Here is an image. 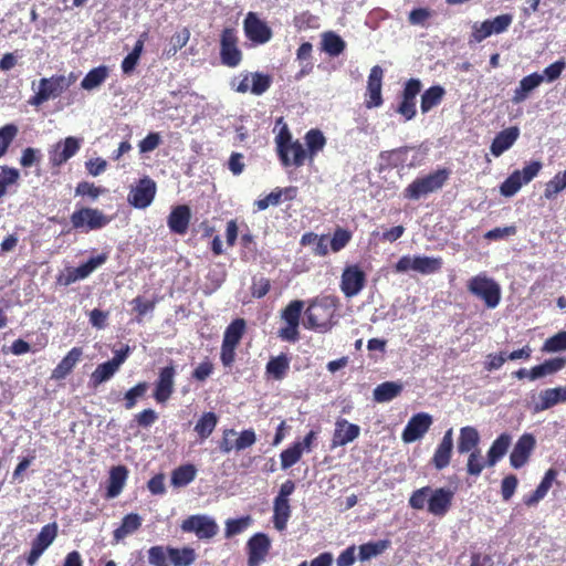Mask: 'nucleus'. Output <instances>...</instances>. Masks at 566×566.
Here are the masks:
<instances>
[{
    "label": "nucleus",
    "instance_id": "603ef678",
    "mask_svg": "<svg viewBox=\"0 0 566 566\" xmlns=\"http://www.w3.org/2000/svg\"><path fill=\"white\" fill-rule=\"evenodd\" d=\"M305 143L311 156L316 155L326 145V138L319 129H310L305 135Z\"/></svg>",
    "mask_w": 566,
    "mask_h": 566
},
{
    "label": "nucleus",
    "instance_id": "f257e3e1",
    "mask_svg": "<svg viewBox=\"0 0 566 566\" xmlns=\"http://www.w3.org/2000/svg\"><path fill=\"white\" fill-rule=\"evenodd\" d=\"M450 171L446 168L438 169L424 176L417 177L403 190V197L409 200H420L440 190L449 179Z\"/></svg>",
    "mask_w": 566,
    "mask_h": 566
},
{
    "label": "nucleus",
    "instance_id": "bf43d9fd",
    "mask_svg": "<svg viewBox=\"0 0 566 566\" xmlns=\"http://www.w3.org/2000/svg\"><path fill=\"white\" fill-rule=\"evenodd\" d=\"M168 546H153L148 549V562L154 566H169Z\"/></svg>",
    "mask_w": 566,
    "mask_h": 566
},
{
    "label": "nucleus",
    "instance_id": "5fc2aeb1",
    "mask_svg": "<svg viewBox=\"0 0 566 566\" xmlns=\"http://www.w3.org/2000/svg\"><path fill=\"white\" fill-rule=\"evenodd\" d=\"M147 389H148V384L143 381V382H138L136 386H134L128 391H126V394L124 396L125 408L128 410L133 409L136 406L137 400L145 396V394L147 392Z\"/></svg>",
    "mask_w": 566,
    "mask_h": 566
},
{
    "label": "nucleus",
    "instance_id": "9d476101",
    "mask_svg": "<svg viewBox=\"0 0 566 566\" xmlns=\"http://www.w3.org/2000/svg\"><path fill=\"white\" fill-rule=\"evenodd\" d=\"M156 191V182L149 177L145 176L144 178L139 179L135 187L130 189L127 200L133 207L137 209H145L151 205Z\"/></svg>",
    "mask_w": 566,
    "mask_h": 566
},
{
    "label": "nucleus",
    "instance_id": "473e14b6",
    "mask_svg": "<svg viewBox=\"0 0 566 566\" xmlns=\"http://www.w3.org/2000/svg\"><path fill=\"white\" fill-rule=\"evenodd\" d=\"M402 388V385L399 382L385 381L374 389V400L379 403L389 402L400 395Z\"/></svg>",
    "mask_w": 566,
    "mask_h": 566
},
{
    "label": "nucleus",
    "instance_id": "f03ea898",
    "mask_svg": "<svg viewBox=\"0 0 566 566\" xmlns=\"http://www.w3.org/2000/svg\"><path fill=\"white\" fill-rule=\"evenodd\" d=\"M468 291L482 300L488 308H495L501 302V286L500 284L481 273L468 281Z\"/></svg>",
    "mask_w": 566,
    "mask_h": 566
},
{
    "label": "nucleus",
    "instance_id": "6e6d98bb",
    "mask_svg": "<svg viewBox=\"0 0 566 566\" xmlns=\"http://www.w3.org/2000/svg\"><path fill=\"white\" fill-rule=\"evenodd\" d=\"M190 32L188 29H184L182 31L175 33L169 41L168 48L166 50V54L168 56H174L180 49H182L187 42L189 41Z\"/></svg>",
    "mask_w": 566,
    "mask_h": 566
},
{
    "label": "nucleus",
    "instance_id": "1a4fd4ad",
    "mask_svg": "<svg viewBox=\"0 0 566 566\" xmlns=\"http://www.w3.org/2000/svg\"><path fill=\"white\" fill-rule=\"evenodd\" d=\"M366 285V273L356 264L347 265L340 277V291L352 298L358 295Z\"/></svg>",
    "mask_w": 566,
    "mask_h": 566
},
{
    "label": "nucleus",
    "instance_id": "a18cd8bd",
    "mask_svg": "<svg viewBox=\"0 0 566 566\" xmlns=\"http://www.w3.org/2000/svg\"><path fill=\"white\" fill-rule=\"evenodd\" d=\"M118 370L111 360L99 364L91 375V384L94 387L109 380Z\"/></svg>",
    "mask_w": 566,
    "mask_h": 566
},
{
    "label": "nucleus",
    "instance_id": "cd10ccee",
    "mask_svg": "<svg viewBox=\"0 0 566 566\" xmlns=\"http://www.w3.org/2000/svg\"><path fill=\"white\" fill-rule=\"evenodd\" d=\"M83 350L80 347H73L67 355L53 369L51 378L55 380L64 379L80 361Z\"/></svg>",
    "mask_w": 566,
    "mask_h": 566
},
{
    "label": "nucleus",
    "instance_id": "4d7b16f0",
    "mask_svg": "<svg viewBox=\"0 0 566 566\" xmlns=\"http://www.w3.org/2000/svg\"><path fill=\"white\" fill-rule=\"evenodd\" d=\"M17 134L18 127L14 124H7L0 128V158L7 153Z\"/></svg>",
    "mask_w": 566,
    "mask_h": 566
},
{
    "label": "nucleus",
    "instance_id": "f8f14e48",
    "mask_svg": "<svg viewBox=\"0 0 566 566\" xmlns=\"http://www.w3.org/2000/svg\"><path fill=\"white\" fill-rule=\"evenodd\" d=\"M432 422V416L427 412L413 415L401 433L402 441L405 443H412L420 440L428 432Z\"/></svg>",
    "mask_w": 566,
    "mask_h": 566
},
{
    "label": "nucleus",
    "instance_id": "39448f33",
    "mask_svg": "<svg viewBox=\"0 0 566 566\" xmlns=\"http://www.w3.org/2000/svg\"><path fill=\"white\" fill-rule=\"evenodd\" d=\"M72 228L76 231L87 233L98 230L109 223V218L95 208H80L71 214Z\"/></svg>",
    "mask_w": 566,
    "mask_h": 566
},
{
    "label": "nucleus",
    "instance_id": "ddd939ff",
    "mask_svg": "<svg viewBox=\"0 0 566 566\" xmlns=\"http://www.w3.org/2000/svg\"><path fill=\"white\" fill-rule=\"evenodd\" d=\"M107 260L105 253L92 256L85 263L77 268H70L65 275L59 277V282L65 286L75 283L76 281L84 280L90 276L97 268L103 265Z\"/></svg>",
    "mask_w": 566,
    "mask_h": 566
},
{
    "label": "nucleus",
    "instance_id": "a19ab883",
    "mask_svg": "<svg viewBox=\"0 0 566 566\" xmlns=\"http://www.w3.org/2000/svg\"><path fill=\"white\" fill-rule=\"evenodd\" d=\"M390 545L389 541L368 542L359 546L358 557L366 562L384 553Z\"/></svg>",
    "mask_w": 566,
    "mask_h": 566
},
{
    "label": "nucleus",
    "instance_id": "b1692460",
    "mask_svg": "<svg viewBox=\"0 0 566 566\" xmlns=\"http://www.w3.org/2000/svg\"><path fill=\"white\" fill-rule=\"evenodd\" d=\"M382 69L378 65H375L369 73L368 82H367V92L369 95V101H367L366 105L368 108L378 107L382 103L381 97V81H382Z\"/></svg>",
    "mask_w": 566,
    "mask_h": 566
},
{
    "label": "nucleus",
    "instance_id": "58836bf2",
    "mask_svg": "<svg viewBox=\"0 0 566 566\" xmlns=\"http://www.w3.org/2000/svg\"><path fill=\"white\" fill-rule=\"evenodd\" d=\"M108 75V69L104 65L94 67L82 80L81 87L92 91L101 86Z\"/></svg>",
    "mask_w": 566,
    "mask_h": 566
},
{
    "label": "nucleus",
    "instance_id": "052dcab7",
    "mask_svg": "<svg viewBox=\"0 0 566 566\" xmlns=\"http://www.w3.org/2000/svg\"><path fill=\"white\" fill-rule=\"evenodd\" d=\"M251 82L250 91L254 95H262L271 86V77L258 72L251 74Z\"/></svg>",
    "mask_w": 566,
    "mask_h": 566
},
{
    "label": "nucleus",
    "instance_id": "09e8293b",
    "mask_svg": "<svg viewBox=\"0 0 566 566\" xmlns=\"http://www.w3.org/2000/svg\"><path fill=\"white\" fill-rule=\"evenodd\" d=\"M218 423L214 412H205L195 426V431L202 438H208Z\"/></svg>",
    "mask_w": 566,
    "mask_h": 566
},
{
    "label": "nucleus",
    "instance_id": "7ed1b4c3",
    "mask_svg": "<svg viewBox=\"0 0 566 566\" xmlns=\"http://www.w3.org/2000/svg\"><path fill=\"white\" fill-rule=\"evenodd\" d=\"M442 268V259L427 255H403L395 264L396 273L413 271L422 275L437 273Z\"/></svg>",
    "mask_w": 566,
    "mask_h": 566
},
{
    "label": "nucleus",
    "instance_id": "393cba45",
    "mask_svg": "<svg viewBox=\"0 0 566 566\" xmlns=\"http://www.w3.org/2000/svg\"><path fill=\"white\" fill-rule=\"evenodd\" d=\"M191 218L190 208L186 205H180L170 211L167 224L171 232L177 234H185Z\"/></svg>",
    "mask_w": 566,
    "mask_h": 566
},
{
    "label": "nucleus",
    "instance_id": "864d4df0",
    "mask_svg": "<svg viewBox=\"0 0 566 566\" xmlns=\"http://www.w3.org/2000/svg\"><path fill=\"white\" fill-rule=\"evenodd\" d=\"M20 172L15 168L2 167L0 172V198L7 193V189L17 184Z\"/></svg>",
    "mask_w": 566,
    "mask_h": 566
},
{
    "label": "nucleus",
    "instance_id": "c03bdc74",
    "mask_svg": "<svg viewBox=\"0 0 566 566\" xmlns=\"http://www.w3.org/2000/svg\"><path fill=\"white\" fill-rule=\"evenodd\" d=\"M289 368V358L283 354L271 358L266 364V373L276 380H281L285 376Z\"/></svg>",
    "mask_w": 566,
    "mask_h": 566
},
{
    "label": "nucleus",
    "instance_id": "0e129e2a",
    "mask_svg": "<svg viewBox=\"0 0 566 566\" xmlns=\"http://www.w3.org/2000/svg\"><path fill=\"white\" fill-rule=\"evenodd\" d=\"M484 467L485 463L483 462V458L480 450L469 452L467 471L470 475H480Z\"/></svg>",
    "mask_w": 566,
    "mask_h": 566
},
{
    "label": "nucleus",
    "instance_id": "4be33fe9",
    "mask_svg": "<svg viewBox=\"0 0 566 566\" xmlns=\"http://www.w3.org/2000/svg\"><path fill=\"white\" fill-rule=\"evenodd\" d=\"M360 428L357 424L348 422L346 419H337L332 440V448L346 446L358 438Z\"/></svg>",
    "mask_w": 566,
    "mask_h": 566
},
{
    "label": "nucleus",
    "instance_id": "37998d69",
    "mask_svg": "<svg viewBox=\"0 0 566 566\" xmlns=\"http://www.w3.org/2000/svg\"><path fill=\"white\" fill-rule=\"evenodd\" d=\"M57 535V525L55 523L44 525L36 537L32 541V545L44 551L53 543Z\"/></svg>",
    "mask_w": 566,
    "mask_h": 566
},
{
    "label": "nucleus",
    "instance_id": "c9c22d12",
    "mask_svg": "<svg viewBox=\"0 0 566 566\" xmlns=\"http://www.w3.org/2000/svg\"><path fill=\"white\" fill-rule=\"evenodd\" d=\"M291 517V506L289 501H273V524L274 527L282 532L286 530L287 522Z\"/></svg>",
    "mask_w": 566,
    "mask_h": 566
},
{
    "label": "nucleus",
    "instance_id": "a878e982",
    "mask_svg": "<svg viewBox=\"0 0 566 566\" xmlns=\"http://www.w3.org/2000/svg\"><path fill=\"white\" fill-rule=\"evenodd\" d=\"M520 136V129L516 126L509 127L500 132L491 144V153L495 157H500L510 149Z\"/></svg>",
    "mask_w": 566,
    "mask_h": 566
},
{
    "label": "nucleus",
    "instance_id": "f704fd0d",
    "mask_svg": "<svg viewBox=\"0 0 566 566\" xmlns=\"http://www.w3.org/2000/svg\"><path fill=\"white\" fill-rule=\"evenodd\" d=\"M444 95L446 90L441 85H433L426 90L421 95V112L423 114L430 112L433 107L441 103Z\"/></svg>",
    "mask_w": 566,
    "mask_h": 566
},
{
    "label": "nucleus",
    "instance_id": "13d9d810",
    "mask_svg": "<svg viewBox=\"0 0 566 566\" xmlns=\"http://www.w3.org/2000/svg\"><path fill=\"white\" fill-rule=\"evenodd\" d=\"M290 155L292 156V158H290L291 165L295 167L304 165L306 150L300 140H295L287 146V156L290 157Z\"/></svg>",
    "mask_w": 566,
    "mask_h": 566
},
{
    "label": "nucleus",
    "instance_id": "bb28decb",
    "mask_svg": "<svg viewBox=\"0 0 566 566\" xmlns=\"http://www.w3.org/2000/svg\"><path fill=\"white\" fill-rule=\"evenodd\" d=\"M566 401V387L545 389L539 394V401L535 403L534 411L547 410L559 402Z\"/></svg>",
    "mask_w": 566,
    "mask_h": 566
},
{
    "label": "nucleus",
    "instance_id": "2f4dec72",
    "mask_svg": "<svg viewBox=\"0 0 566 566\" xmlns=\"http://www.w3.org/2000/svg\"><path fill=\"white\" fill-rule=\"evenodd\" d=\"M566 365V360L564 358H552L545 360L543 364H539L533 367L530 370L528 378L531 380H536L548 375L555 374L558 370L563 369Z\"/></svg>",
    "mask_w": 566,
    "mask_h": 566
},
{
    "label": "nucleus",
    "instance_id": "de8ad7c7",
    "mask_svg": "<svg viewBox=\"0 0 566 566\" xmlns=\"http://www.w3.org/2000/svg\"><path fill=\"white\" fill-rule=\"evenodd\" d=\"M566 188V170L557 172L553 179L545 185L544 197L553 200Z\"/></svg>",
    "mask_w": 566,
    "mask_h": 566
},
{
    "label": "nucleus",
    "instance_id": "6e6552de",
    "mask_svg": "<svg viewBox=\"0 0 566 566\" xmlns=\"http://www.w3.org/2000/svg\"><path fill=\"white\" fill-rule=\"evenodd\" d=\"M180 528L185 533H193L199 539H211L219 531L216 520L207 514L190 515L182 521Z\"/></svg>",
    "mask_w": 566,
    "mask_h": 566
},
{
    "label": "nucleus",
    "instance_id": "774afa93",
    "mask_svg": "<svg viewBox=\"0 0 566 566\" xmlns=\"http://www.w3.org/2000/svg\"><path fill=\"white\" fill-rule=\"evenodd\" d=\"M432 17V11L428 8H416L409 12L408 21L412 25L424 27L428 19Z\"/></svg>",
    "mask_w": 566,
    "mask_h": 566
},
{
    "label": "nucleus",
    "instance_id": "49530a36",
    "mask_svg": "<svg viewBox=\"0 0 566 566\" xmlns=\"http://www.w3.org/2000/svg\"><path fill=\"white\" fill-rule=\"evenodd\" d=\"M252 524L250 515L241 516L239 518H229L226 521L224 537L231 538L235 535L243 533Z\"/></svg>",
    "mask_w": 566,
    "mask_h": 566
},
{
    "label": "nucleus",
    "instance_id": "338daca9",
    "mask_svg": "<svg viewBox=\"0 0 566 566\" xmlns=\"http://www.w3.org/2000/svg\"><path fill=\"white\" fill-rule=\"evenodd\" d=\"M566 67L564 60H558L546 66L541 75H544V81L552 83L556 81Z\"/></svg>",
    "mask_w": 566,
    "mask_h": 566
},
{
    "label": "nucleus",
    "instance_id": "4468645a",
    "mask_svg": "<svg viewBox=\"0 0 566 566\" xmlns=\"http://www.w3.org/2000/svg\"><path fill=\"white\" fill-rule=\"evenodd\" d=\"M454 492L448 488H430V496L428 499V512L434 516H444L451 507Z\"/></svg>",
    "mask_w": 566,
    "mask_h": 566
},
{
    "label": "nucleus",
    "instance_id": "79ce46f5",
    "mask_svg": "<svg viewBox=\"0 0 566 566\" xmlns=\"http://www.w3.org/2000/svg\"><path fill=\"white\" fill-rule=\"evenodd\" d=\"M245 331V321L243 318H235L227 327L222 343L237 346Z\"/></svg>",
    "mask_w": 566,
    "mask_h": 566
},
{
    "label": "nucleus",
    "instance_id": "a211bd4d",
    "mask_svg": "<svg viewBox=\"0 0 566 566\" xmlns=\"http://www.w3.org/2000/svg\"><path fill=\"white\" fill-rule=\"evenodd\" d=\"M244 32L251 41L261 44L272 36L271 29L253 12H249L244 19Z\"/></svg>",
    "mask_w": 566,
    "mask_h": 566
},
{
    "label": "nucleus",
    "instance_id": "412c9836",
    "mask_svg": "<svg viewBox=\"0 0 566 566\" xmlns=\"http://www.w3.org/2000/svg\"><path fill=\"white\" fill-rule=\"evenodd\" d=\"M534 447H535L534 437L530 433H524L517 440V442L515 443V446L511 452V455H510L511 465L514 469L522 468L526 463Z\"/></svg>",
    "mask_w": 566,
    "mask_h": 566
},
{
    "label": "nucleus",
    "instance_id": "4c0bfd02",
    "mask_svg": "<svg viewBox=\"0 0 566 566\" xmlns=\"http://www.w3.org/2000/svg\"><path fill=\"white\" fill-rule=\"evenodd\" d=\"M197 475V469L193 464H184L175 469L171 473V484L175 488H182L191 483Z\"/></svg>",
    "mask_w": 566,
    "mask_h": 566
},
{
    "label": "nucleus",
    "instance_id": "e2e57ef3",
    "mask_svg": "<svg viewBox=\"0 0 566 566\" xmlns=\"http://www.w3.org/2000/svg\"><path fill=\"white\" fill-rule=\"evenodd\" d=\"M543 349L548 353L566 350V331H562L546 339Z\"/></svg>",
    "mask_w": 566,
    "mask_h": 566
},
{
    "label": "nucleus",
    "instance_id": "9b49d317",
    "mask_svg": "<svg viewBox=\"0 0 566 566\" xmlns=\"http://www.w3.org/2000/svg\"><path fill=\"white\" fill-rule=\"evenodd\" d=\"M220 56L222 64L235 67L240 64L242 53L238 48V38L234 30L224 29L220 40Z\"/></svg>",
    "mask_w": 566,
    "mask_h": 566
},
{
    "label": "nucleus",
    "instance_id": "3c124183",
    "mask_svg": "<svg viewBox=\"0 0 566 566\" xmlns=\"http://www.w3.org/2000/svg\"><path fill=\"white\" fill-rule=\"evenodd\" d=\"M291 138V134L286 127H283L275 137L279 157L284 167L291 166L290 157L287 156V146L293 143Z\"/></svg>",
    "mask_w": 566,
    "mask_h": 566
},
{
    "label": "nucleus",
    "instance_id": "c85d7f7f",
    "mask_svg": "<svg viewBox=\"0 0 566 566\" xmlns=\"http://www.w3.org/2000/svg\"><path fill=\"white\" fill-rule=\"evenodd\" d=\"M480 443L479 431L471 426L462 427L458 439V452L469 453L478 450L476 447Z\"/></svg>",
    "mask_w": 566,
    "mask_h": 566
},
{
    "label": "nucleus",
    "instance_id": "6ab92c4d",
    "mask_svg": "<svg viewBox=\"0 0 566 566\" xmlns=\"http://www.w3.org/2000/svg\"><path fill=\"white\" fill-rule=\"evenodd\" d=\"M80 147L81 140L73 136L57 143L50 155L52 165L56 167L63 165L78 151Z\"/></svg>",
    "mask_w": 566,
    "mask_h": 566
},
{
    "label": "nucleus",
    "instance_id": "c756f323",
    "mask_svg": "<svg viewBox=\"0 0 566 566\" xmlns=\"http://www.w3.org/2000/svg\"><path fill=\"white\" fill-rule=\"evenodd\" d=\"M128 471L124 465H117L112 468L109 472L108 485H107V497L114 499L118 496L125 485Z\"/></svg>",
    "mask_w": 566,
    "mask_h": 566
},
{
    "label": "nucleus",
    "instance_id": "5701e85b",
    "mask_svg": "<svg viewBox=\"0 0 566 566\" xmlns=\"http://www.w3.org/2000/svg\"><path fill=\"white\" fill-rule=\"evenodd\" d=\"M543 82L544 75H541L536 72L524 76L520 81L518 86L513 92L512 103L521 104L526 101L530 94L535 91Z\"/></svg>",
    "mask_w": 566,
    "mask_h": 566
},
{
    "label": "nucleus",
    "instance_id": "f3484780",
    "mask_svg": "<svg viewBox=\"0 0 566 566\" xmlns=\"http://www.w3.org/2000/svg\"><path fill=\"white\" fill-rule=\"evenodd\" d=\"M271 546L264 533H256L248 541V566H259L265 558Z\"/></svg>",
    "mask_w": 566,
    "mask_h": 566
},
{
    "label": "nucleus",
    "instance_id": "69168bd1",
    "mask_svg": "<svg viewBox=\"0 0 566 566\" xmlns=\"http://www.w3.org/2000/svg\"><path fill=\"white\" fill-rule=\"evenodd\" d=\"M350 238V232L339 228L334 232L332 239H329V247L334 252H338L347 245Z\"/></svg>",
    "mask_w": 566,
    "mask_h": 566
},
{
    "label": "nucleus",
    "instance_id": "680f3d73",
    "mask_svg": "<svg viewBox=\"0 0 566 566\" xmlns=\"http://www.w3.org/2000/svg\"><path fill=\"white\" fill-rule=\"evenodd\" d=\"M430 496V486H423L412 492L409 497V505L413 510H423L428 506V499Z\"/></svg>",
    "mask_w": 566,
    "mask_h": 566
},
{
    "label": "nucleus",
    "instance_id": "7c9ffc66",
    "mask_svg": "<svg viewBox=\"0 0 566 566\" xmlns=\"http://www.w3.org/2000/svg\"><path fill=\"white\" fill-rule=\"evenodd\" d=\"M511 441L512 439L509 433H502L493 441L488 451V467L495 465L506 454Z\"/></svg>",
    "mask_w": 566,
    "mask_h": 566
},
{
    "label": "nucleus",
    "instance_id": "dca6fc26",
    "mask_svg": "<svg viewBox=\"0 0 566 566\" xmlns=\"http://www.w3.org/2000/svg\"><path fill=\"white\" fill-rule=\"evenodd\" d=\"M319 312L325 313L326 308L318 305L316 302H312L305 312L306 321L304 326L307 329H313L318 333H326L332 328L331 314L326 313L324 315Z\"/></svg>",
    "mask_w": 566,
    "mask_h": 566
},
{
    "label": "nucleus",
    "instance_id": "72a5a7b5",
    "mask_svg": "<svg viewBox=\"0 0 566 566\" xmlns=\"http://www.w3.org/2000/svg\"><path fill=\"white\" fill-rule=\"evenodd\" d=\"M143 518L136 513H129L122 520V524L114 531V538L119 542L134 534L142 526Z\"/></svg>",
    "mask_w": 566,
    "mask_h": 566
},
{
    "label": "nucleus",
    "instance_id": "ea45409f",
    "mask_svg": "<svg viewBox=\"0 0 566 566\" xmlns=\"http://www.w3.org/2000/svg\"><path fill=\"white\" fill-rule=\"evenodd\" d=\"M323 50L331 56H338L346 48L345 41L334 32H325L322 39Z\"/></svg>",
    "mask_w": 566,
    "mask_h": 566
},
{
    "label": "nucleus",
    "instance_id": "0eeeda50",
    "mask_svg": "<svg viewBox=\"0 0 566 566\" xmlns=\"http://www.w3.org/2000/svg\"><path fill=\"white\" fill-rule=\"evenodd\" d=\"M71 85V81L65 76H52L41 78L36 93L30 98L29 103L32 106H40L50 98L60 96Z\"/></svg>",
    "mask_w": 566,
    "mask_h": 566
},
{
    "label": "nucleus",
    "instance_id": "aec40b11",
    "mask_svg": "<svg viewBox=\"0 0 566 566\" xmlns=\"http://www.w3.org/2000/svg\"><path fill=\"white\" fill-rule=\"evenodd\" d=\"M453 447V429L450 428L444 432L431 459V463L437 470H443L449 465Z\"/></svg>",
    "mask_w": 566,
    "mask_h": 566
},
{
    "label": "nucleus",
    "instance_id": "423d86ee",
    "mask_svg": "<svg viewBox=\"0 0 566 566\" xmlns=\"http://www.w3.org/2000/svg\"><path fill=\"white\" fill-rule=\"evenodd\" d=\"M543 165L538 160L531 161L522 170H514L501 185L500 192L504 197H512L518 192L523 185L531 182L541 171Z\"/></svg>",
    "mask_w": 566,
    "mask_h": 566
},
{
    "label": "nucleus",
    "instance_id": "2eb2a0df",
    "mask_svg": "<svg viewBox=\"0 0 566 566\" xmlns=\"http://www.w3.org/2000/svg\"><path fill=\"white\" fill-rule=\"evenodd\" d=\"M176 368L172 365L166 366L159 370L155 382L154 398L157 402H166L174 392Z\"/></svg>",
    "mask_w": 566,
    "mask_h": 566
},
{
    "label": "nucleus",
    "instance_id": "8fccbe9b",
    "mask_svg": "<svg viewBox=\"0 0 566 566\" xmlns=\"http://www.w3.org/2000/svg\"><path fill=\"white\" fill-rule=\"evenodd\" d=\"M302 453V443L294 442L291 447L281 452V468L285 470L294 465L301 459Z\"/></svg>",
    "mask_w": 566,
    "mask_h": 566
},
{
    "label": "nucleus",
    "instance_id": "20e7f679",
    "mask_svg": "<svg viewBox=\"0 0 566 566\" xmlns=\"http://www.w3.org/2000/svg\"><path fill=\"white\" fill-rule=\"evenodd\" d=\"M304 304L302 300H294L281 312V318L284 321L285 326L279 329L277 335L282 340L290 343L298 340V327Z\"/></svg>",
    "mask_w": 566,
    "mask_h": 566
},
{
    "label": "nucleus",
    "instance_id": "e433bc0d",
    "mask_svg": "<svg viewBox=\"0 0 566 566\" xmlns=\"http://www.w3.org/2000/svg\"><path fill=\"white\" fill-rule=\"evenodd\" d=\"M168 557L174 566H190L196 560V552L191 547L176 548L168 546Z\"/></svg>",
    "mask_w": 566,
    "mask_h": 566
}]
</instances>
